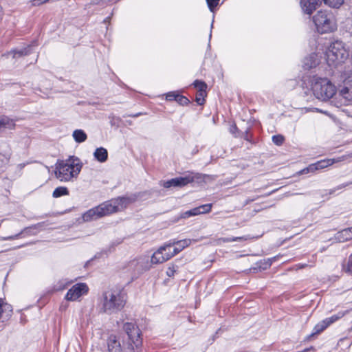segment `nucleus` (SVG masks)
<instances>
[{"instance_id": "obj_28", "label": "nucleus", "mask_w": 352, "mask_h": 352, "mask_svg": "<svg viewBox=\"0 0 352 352\" xmlns=\"http://www.w3.org/2000/svg\"><path fill=\"white\" fill-rule=\"evenodd\" d=\"M322 1L329 7L338 8L343 3L344 0H322Z\"/></svg>"}, {"instance_id": "obj_9", "label": "nucleus", "mask_w": 352, "mask_h": 352, "mask_svg": "<svg viewBox=\"0 0 352 352\" xmlns=\"http://www.w3.org/2000/svg\"><path fill=\"white\" fill-rule=\"evenodd\" d=\"M108 209L107 208L105 202L96 206L93 208L89 209L87 212H85L82 218L83 221L88 222L94 220H97L102 217L106 215H109Z\"/></svg>"}, {"instance_id": "obj_10", "label": "nucleus", "mask_w": 352, "mask_h": 352, "mask_svg": "<svg viewBox=\"0 0 352 352\" xmlns=\"http://www.w3.org/2000/svg\"><path fill=\"white\" fill-rule=\"evenodd\" d=\"M88 290V286L85 283H76L68 290L65 299L69 301H74L81 296L86 294Z\"/></svg>"}, {"instance_id": "obj_39", "label": "nucleus", "mask_w": 352, "mask_h": 352, "mask_svg": "<svg viewBox=\"0 0 352 352\" xmlns=\"http://www.w3.org/2000/svg\"><path fill=\"white\" fill-rule=\"evenodd\" d=\"M260 197V196H256L255 197H253V198H248L245 200V205H248L249 204H250L251 202L258 199V198Z\"/></svg>"}, {"instance_id": "obj_22", "label": "nucleus", "mask_w": 352, "mask_h": 352, "mask_svg": "<svg viewBox=\"0 0 352 352\" xmlns=\"http://www.w3.org/2000/svg\"><path fill=\"white\" fill-rule=\"evenodd\" d=\"M15 126L14 120L6 116H0V128L13 129Z\"/></svg>"}, {"instance_id": "obj_42", "label": "nucleus", "mask_w": 352, "mask_h": 352, "mask_svg": "<svg viewBox=\"0 0 352 352\" xmlns=\"http://www.w3.org/2000/svg\"><path fill=\"white\" fill-rule=\"evenodd\" d=\"M17 236H18V235H16V236H8V237H6V239H7V240L14 239Z\"/></svg>"}, {"instance_id": "obj_23", "label": "nucleus", "mask_w": 352, "mask_h": 352, "mask_svg": "<svg viewBox=\"0 0 352 352\" xmlns=\"http://www.w3.org/2000/svg\"><path fill=\"white\" fill-rule=\"evenodd\" d=\"M72 136L74 140L78 143H82L85 142L87 138V134L84 132V131L81 129L75 130L73 132Z\"/></svg>"}, {"instance_id": "obj_47", "label": "nucleus", "mask_w": 352, "mask_h": 352, "mask_svg": "<svg viewBox=\"0 0 352 352\" xmlns=\"http://www.w3.org/2000/svg\"><path fill=\"white\" fill-rule=\"evenodd\" d=\"M333 192H335V190H332L330 192V194H332Z\"/></svg>"}, {"instance_id": "obj_41", "label": "nucleus", "mask_w": 352, "mask_h": 352, "mask_svg": "<svg viewBox=\"0 0 352 352\" xmlns=\"http://www.w3.org/2000/svg\"><path fill=\"white\" fill-rule=\"evenodd\" d=\"M49 0H34V4H40V3H45L47 1H48Z\"/></svg>"}, {"instance_id": "obj_14", "label": "nucleus", "mask_w": 352, "mask_h": 352, "mask_svg": "<svg viewBox=\"0 0 352 352\" xmlns=\"http://www.w3.org/2000/svg\"><path fill=\"white\" fill-rule=\"evenodd\" d=\"M338 162H339V160L335 159H326L320 160L317 162L316 163L310 164L308 167L302 170L301 173L305 174L309 172H314L316 170L322 169Z\"/></svg>"}, {"instance_id": "obj_45", "label": "nucleus", "mask_w": 352, "mask_h": 352, "mask_svg": "<svg viewBox=\"0 0 352 352\" xmlns=\"http://www.w3.org/2000/svg\"><path fill=\"white\" fill-rule=\"evenodd\" d=\"M1 19V8H0V20Z\"/></svg>"}, {"instance_id": "obj_5", "label": "nucleus", "mask_w": 352, "mask_h": 352, "mask_svg": "<svg viewBox=\"0 0 352 352\" xmlns=\"http://www.w3.org/2000/svg\"><path fill=\"white\" fill-rule=\"evenodd\" d=\"M317 31L320 34L331 32L336 29L333 16L331 12L320 10L313 17Z\"/></svg>"}, {"instance_id": "obj_25", "label": "nucleus", "mask_w": 352, "mask_h": 352, "mask_svg": "<svg viewBox=\"0 0 352 352\" xmlns=\"http://www.w3.org/2000/svg\"><path fill=\"white\" fill-rule=\"evenodd\" d=\"M69 193L67 188L65 186H59L55 188L52 193V197L54 198H58L61 196L68 195Z\"/></svg>"}, {"instance_id": "obj_44", "label": "nucleus", "mask_w": 352, "mask_h": 352, "mask_svg": "<svg viewBox=\"0 0 352 352\" xmlns=\"http://www.w3.org/2000/svg\"><path fill=\"white\" fill-rule=\"evenodd\" d=\"M140 115H142V113H137V114H135V115H133V117H138V116H139Z\"/></svg>"}, {"instance_id": "obj_33", "label": "nucleus", "mask_w": 352, "mask_h": 352, "mask_svg": "<svg viewBox=\"0 0 352 352\" xmlns=\"http://www.w3.org/2000/svg\"><path fill=\"white\" fill-rule=\"evenodd\" d=\"M248 237L246 236H239V237H232V238H221V240L224 243L233 242L237 241L247 240Z\"/></svg>"}, {"instance_id": "obj_18", "label": "nucleus", "mask_w": 352, "mask_h": 352, "mask_svg": "<svg viewBox=\"0 0 352 352\" xmlns=\"http://www.w3.org/2000/svg\"><path fill=\"white\" fill-rule=\"evenodd\" d=\"M336 239L339 242H345L352 239V227L342 230L337 233Z\"/></svg>"}, {"instance_id": "obj_26", "label": "nucleus", "mask_w": 352, "mask_h": 352, "mask_svg": "<svg viewBox=\"0 0 352 352\" xmlns=\"http://www.w3.org/2000/svg\"><path fill=\"white\" fill-rule=\"evenodd\" d=\"M108 349L109 352H121L120 344L116 340H111L108 344Z\"/></svg>"}, {"instance_id": "obj_3", "label": "nucleus", "mask_w": 352, "mask_h": 352, "mask_svg": "<svg viewBox=\"0 0 352 352\" xmlns=\"http://www.w3.org/2000/svg\"><path fill=\"white\" fill-rule=\"evenodd\" d=\"M311 90L316 98L322 101L329 100L336 92V86L327 78L314 77Z\"/></svg>"}, {"instance_id": "obj_35", "label": "nucleus", "mask_w": 352, "mask_h": 352, "mask_svg": "<svg viewBox=\"0 0 352 352\" xmlns=\"http://www.w3.org/2000/svg\"><path fill=\"white\" fill-rule=\"evenodd\" d=\"M208 8L211 12H213L214 8L218 5L219 0H206Z\"/></svg>"}, {"instance_id": "obj_8", "label": "nucleus", "mask_w": 352, "mask_h": 352, "mask_svg": "<svg viewBox=\"0 0 352 352\" xmlns=\"http://www.w3.org/2000/svg\"><path fill=\"white\" fill-rule=\"evenodd\" d=\"M345 313L342 311H340L336 314L331 316V317L327 318L323 320L320 321L318 324L315 325L313 329V332L308 336V338L314 337L316 335L320 334L324 330H325L331 324L336 322L338 320L341 319Z\"/></svg>"}, {"instance_id": "obj_29", "label": "nucleus", "mask_w": 352, "mask_h": 352, "mask_svg": "<svg viewBox=\"0 0 352 352\" xmlns=\"http://www.w3.org/2000/svg\"><path fill=\"white\" fill-rule=\"evenodd\" d=\"M193 85L198 89V91H206L207 89V85L205 82L196 80L193 82Z\"/></svg>"}, {"instance_id": "obj_46", "label": "nucleus", "mask_w": 352, "mask_h": 352, "mask_svg": "<svg viewBox=\"0 0 352 352\" xmlns=\"http://www.w3.org/2000/svg\"><path fill=\"white\" fill-rule=\"evenodd\" d=\"M306 265H307L306 264L305 265H301V266L300 267L302 268V267H304Z\"/></svg>"}, {"instance_id": "obj_24", "label": "nucleus", "mask_w": 352, "mask_h": 352, "mask_svg": "<svg viewBox=\"0 0 352 352\" xmlns=\"http://www.w3.org/2000/svg\"><path fill=\"white\" fill-rule=\"evenodd\" d=\"M32 49L31 46H28L27 47L21 49V50H14L10 52L11 54H13V58H18L23 56L28 55L31 53L30 50Z\"/></svg>"}, {"instance_id": "obj_38", "label": "nucleus", "mask_w": 352, "mask_h": 352, "mask_svg": "<svg viewBox=\"0 0 352 352\" xmlns=\"http://www.w3.org/2000/svg\"><path fill=\"white\" fill-rule=\"evenodd\" d=\"M176 270L174 267H169L166 271V274L168 276L171 277L173 276Z\"/></svg>"}, {"instance_id": "obj_19", "label": "nucleus", "mask_w": 352, "mask_h": 352, "mask_svg": "<svg viewBox=\"0 0 352 352\" xmlns=\"http://www.w3.org/2000/svg\"><path fill=\"white\" fill-rule=\"evenodd\" d=\"M94 156L98 162L103 163L108 158L107 150L103 147L97 148L94 153Z\"/></svg>"}, {"instance_id": "obj_17", "label": "nucleus", "mask_w": 352, "mask_h": 352, "mask_svg": "<svg viewBox=\"0 0 352 352\" xmlns=\"http://www.w3.org/2000/svg\"><path fill=\"white\" fill-rule=\"evenodd\" d=\"M320 63V58L317 54L313 53L305 57L303 60V67L305 69H311L315 68Z\"/></svg>"}, {"instance_id": "obj_13", "label": "nucleus", "mask_w": 352, "mask_h": 352, "mask_svg": "<svg viewBox=\"0 0 352 352\" xmlns=\"http://www.w3.org/2000/svg\"><path fill=\"white\" fill-rule=\"evenodd\" d=\"M168 247L166 244L160 247L155 252L153 253L151 258V262L153 264L162 263L173 257V254L169 253H164L166 251Z\"/></svg>"}, {"instance_id": "obj_15", "label": "nucleus", "mask_w": 352, "mask_h": 352, "mask_svg": "<svg viewBox=\"0 0 352 352\" xmlns=\"http://www.w3.org/2000/svg\"><path fill=\"white\" fill-rule=\"evenodd\" d=\"M191 243V240L188 239L176 241L175 239L170 240L166 245L168 248H170L172 246L175 245L173 248V252L170 253L173 254V256L180 252L183 249L189 246Z\"/></svg>"}, {"instance_id": "obj_31", "label": "nucleus", "mask_w": 352, "mask_h": 352, "mask_svg": "<svg viewBox=\"0 0 352 352\" xmlns=\"http://www.w3.org/2000/svg\"><path fill=\"white\" fill-rule=\"evenodd\" d=\"M285 138L282 135H275L272 136V142L277 146H280L283 144Z\"/></svg>"}, {"instance_id": "obj_30", "label": "nucleus", "mask_w": 352, "mask_h": 352, "mask_svg": "<svg viewBox=\"0 0 352 352\" xmlns=\"http://www.w3.org/2000/svg\"><path fill=\"white\" fill-rule=\"evenodd\" d=\"M206 96V91H197L196 94L195 101L196 102L199 104L202 105L204 104L205 102V96Z\"/></svg>"}, {"instance_id": "obj_48", "label": "nucleus", "mask_w": 352, "mask_h": 352, "mask_svg": "<svg viewBox=\"0 0 352 352\" xmlns=\"http://www.w3.org/2000/svg\"><path fill=\"white\" fill-rule=\"evenodd\" d=\"M271 194H272V192H269L268 194L265 195V196H268V195H270Z\"/></svg>"}, {"instance_id": "obj_6", "label": "nucleus", "mask_w": 352, "mask_h": 352, "mask_svg": "<svg viewBox=\"0 0 352 352\" xmlns=\"http://www.w3.org/2000/svg\"><path fill=\"white\" fill-rule=\"evenodd\" d=\"M135 197H119L109 201L105 202L109 214L121 211L126 208L130 204L134 202Z\"/></svg>"}, {"instance_id": "obj_2", "label": "nucleus", "mask_w": 352, "mask_h": 352, "mask_svg": "<svg viewBox=\"0 0 352 352\" xmlns=\"http://www.w3.org/2000/svg\"><path fill=\"white\" fill-rule=\"evenodd\" d=\"M124 295L119 290L111 289L102 294V310L111 314L120 311L125 305Z\"/></svg>"}, {"instance_id": "obj_37", "label": "nucleus", "mask_w": 352, "mask_h": 352, "mask_svg": "<svg viewBox=\"0 0 352 352\" xmlns=\"http://www.w3.org/2000/svg\"><path fill=\"white\" fill-rule=\"evenodd\" d=\"M276 258L277 256H274V257H272V258H268L265 262V266L263 267L264 269H266L267 267H270L272 263L276 260Z\"/></svg>"}, {"instance_id": "obj_27", "label": "nucleus", "mask_w": 352, "mask_h": 352, "mask_svg": "<svg viewBox=\"0 0 352 352\" xmlns=\"http://www.w3.org/2000/svg\"><path fill=\"white\" fill-rule=\"evenodd\" d=\"M342 270L347 274H352V254L349 256L346 263L342 265Z\"/></svg>"}, {"instance_id": "obj_7", "label": "nucleus", "mask_w": 352, "mask_h": 352, "mask_svg": "<svg viewBox=\"0 0 352 352\" xmlns=\"http://www.w3.org/2000/svg\"><path fill=\"white\" fill-rule=\"evenodd\" d=\"M123 329L131 342L130 345L133 344L135 347L141 346V331L137 325L133 322H126L124 324Z\"/></svg>"}, {"instance_id": "obj_43", "label": "nucleus", "mask_w": 352, "mask_h": 352, "mask_svg": "<svg viewBox=\"0 0 352 352\" xmlns=\"http://www.w3.org/2000/svg\"><path fill=\"white\" fill-rule=\"evenodd\" d=\"M170 248H167L166 251L164 252V253H172L173 252L170 251Z\"/></svg>"}, {"instance_id": "obj_1", "label": "nucleus", "mask_w": 352, "mask_h": 352, "mask_svg": "<svg viewBox=\"0 0 352 352\" xmlns=\"http://www.w3.org/2000/svg\"><path fill=\"white\" fill-rule=\"evenodd\" d=\"M82 168V164L77 157H69L56 164L55 175L61 182H69L76 177Z\"/></svg>"}, {"instance_id": "obj_12", "label": "nucleus", "mask_w": 352, "mask_h": 352, "mask_svg": "<svg viewBox=\"0 0 352 352\" xmlns=\"http://www.w3.org/2000/svg\"><path fill=\"white\" fill-rule=\"evenodd\" d=\"M194 182V177L191 175H187L185 177H178L173 178L170 180L166 181L164 183V187L166 188L174 187H183L187 184Z\"/></svg>"}, {"instance_id": "obj_36", "label": "nucleus", "mask_w": 352, "mask_h": 352, "mask_svg": "<svg viewBox=\"0 0 352 352\" xmlns=\"http://www.w3.org/2000/svg\"><path fill=\"white\" fill-rule=\"evenodd\" d=\"M179 95L177 92L171 91L166 94V99L167 100H175L177 99V96Z\"/></svg>"}, {"instance_id": "obj_16", "label": "nucleus", "mask_w": 352, "mask_h": 352, "mask_svg": "<svg viewBox=\"0 0 352 352\" xmlns=\"http://www.w3.org/2000/svg\"><path fill=\"white\" fill-rule=\"evenodd\" d=\"M322 0H300V6L303 12L307 14H311Z\"/></svg>"}, {"instance_id": "obj_20", "label": "nucleus", "mask_w": 352, "mask_h": 352, "mask_svg": "<svg viewBox=\"0 0 352 352\" xmlns=\"http://www.w3.org/2000/svg\"><path fill=\"white\" fill-rule=\"evenodd\" d=\"M340 96L344 100V102H352V87L344 85L340 90Z\"/></svg>"}, {"instance_id": "obj_21", "label": "nucleus", "mask_w": 352, "mask_h": 352, "mask_svg": "<svg viewBox=\"0 0 352 352\" xmlns=\"http://www.w3.org/2000/svg\"><path fill=\"white\" fill-rule=\"evenodd\" d=\"M344 85L352 87V69H345L341 75Z\"/></svg>"}, {"instance_id": "obj_4", "label": "nucleus", "mask_w": 352, "mask_h": 352, "mask_svg": "<svg viewBox=\"0 0 352 352\" xmlns=\"http://www.w3.org/2000/svg\"><path fill=\"white\" fill-rule=\"evenodd\" d=\"M349 56L342 41H336L330 44L325 52L327 64L331 67H336L343 63Z\"/></svg>"}, {"instance_id": "obj_40", "label": "nucleus", "mask_w": 352, "mask_h": 352, "mask_svg": "<svg viewBox=\"0 0 352 352\" xmlns=\"http://www.w3.org/2000/svg\"><path fill=\"white\" fill-rule=\"evenodd\" d=\"M350 184H352V182H348V183H345V184H342L336 187V188L335 190H340V189H342L343 188H345L348 186H349Z\"/></svg>"}, {"instance_id": "obj_32", "label": "nucleus", "mask_w": 352, "mask_h": 352, "mask_svg": "<svg viewBox=\"0 0 352 352\" xmlns=\"http://www.w3.org/2000/svg\"><path fill=\"white\" fill-rule=\"evenodd\" d=\"M12 312L11 306L8 304H3L1 299H0V318L2 316L5 311Z\"/></svg>"}, {"instance_id": "obj_34", "label": "nucleus", "mask_w": 352, "mask_h": 352, "mask_svg": "<svg viewBox=\"0 0 352 352\" xmlns=\"http://www.w3.org/2000/svg\"><path fill=\"white\" fill-rule=\"evenodd\" d=\"M176 101L179 104H182V105H186V104H188L189 103V100L182 96V95H180L179 94L177 96V99H176Z\"/></svg>"}, {"instance_id": "obj_11", "label": "nucleus", "mask_w": 352, "mask_h": 352, "mask_svg": "<svg viewBox=\"0 0 352 352\" xmlns=\"http://www.w3.org/2000/svg\"><path fill=\"white\" fill-rule=\"evenodd\" d=\"M211 204L199 206L198 207L192 208V210L181 213L180 215L177 217L174 221L176 222L181 219H187L190 217L208 213L211 210Z\"/></svg>"}]
</instances>
